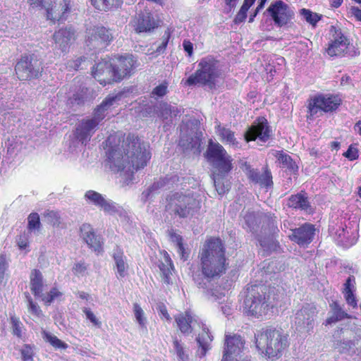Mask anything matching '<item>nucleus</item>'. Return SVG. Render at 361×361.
<instances>
[{
	"instance_id": "f257e3e1",
	"label": "nucleus",
	"mask_w": 361,
	"mask_h": 361,
	"mask_svg": "<svg viewBox=\"0 0 361 361\" xmlns=\"http://www.w3.org/2000/svg\"><path fill=\"white\" fill-rule=\"evenodd\" d=\"M200 262L192 264L190 274L195 285L203 290L209 300H217L224 295L210 288L212 280L219 278L226 272L228 263L225 248L219 238H212L205 242L198 255Z\"/></svg>"
},
{
	"instance_id": "f03ea898",
	"label": "nucleus",
	"mask_w": 361,
	"mask_h": 361,
	"mask_svg": "<svg viewBox=\"0 0 361 361\" xmlns=\"http://www.w3.org/2000/svg\"><path fill=\"white\" fill-rule=\"evenodd\" d=\"M123 147V153L119 148L111 147L107 152V160L111 171L120 172L128 183L133 180L135 171L147 166L151 154L148 144L133 134L127 136Z\"/></svg>"
},
{
	"instance_id": "7ed1b4c3",
	"label": "nucleus",
	"mask_w": 361,
	"mask_h": 361,
	"mask_svg": "<svg viewBox=\"0 0 361 361\" xmlns=\"http://www.w3.org/2000/svg\"><path fill=\"white\" fill-rule=\"evenodd\" d=\"M207 153L214 168L212 179L216 190L223 195L230 189V184L225 177L232 169V159L219 143L209 142Z\"/></svg>"
},
{
	"instance_id": "20e7f679",
	"label": "nucleus",
	"mask_w": 361,
	"mask_h": 361,
	"mask_svg": "<svg viewBox=\"0 0 361 361\" xmlns=\"http://www.w3.org/2000/svg\"><path fill=\"white\" fill-rule=\"evenodd\" d=\"M255 338L257 348L269 358L281 357L288 345V335L276 329H262L255 334Z\"/></svg>"
},
{
	"instance_id": "39448f33",
	"label": "nucleus",
	"mask_w": 361,
	"mask_h": 361,
	"mask_svg": "<svg viewBox=\"0 0 361 361\" xmlns=\"http://www.w3.org/2000/svg\"><path fill=\"white\" fill-rule=\"evenodd\" d=\"M200 208V201L193 195L175 192L166 198L165 210L175 217L191 218L199 212Z\"/></svg>"
},
{
	"instance_id": "423d86ee",
	"label": "nucleus",
	"mask_w": 361,
	"mask_h": 361,
	"mask_svg": "<svg viewBox=\"0 0 361 361\" xmlns=\"http://www.w3.org/2000/svg\"><path fill=\"white\" fill-rule=\"evenodd\" d=\"M198 67L196 72L186 80L185 84L188 86L201 85L209 89L214 88L219 76L216 61L211 57L204 58L200 61Z\"/></svg>"
},
{
	"instance_id": "0eeeda50",
	"label": "nucleus",
	"mask_w": 361,
	"mask_h": 361,
	"mask_svg": "<svg viewBox=\"0 0 361 361\" xmlns=\"http://www.w3.org/2000/svg\"><path fill=\"white\" fill-rule=\"evenodd\" d=\"M266 287L257 285L247 288L244 305L250 314L257 318L266 314L270 305L269 298L266 297Z\"/></svg>"
},
{
	"instance_id": "6e6552de",
	"label": "nucleus",
	"mask_w": 361,
	"mask_h": 361,
	"mask_svg": "<svg viewBox=\"0 0 361 361\" xmlns=\"http://www.w3.org/2000/svg\"><path fill=\"white\" fill-rule=\"evenodd\" d=\"M341 104V98L332 94H319L312 97L308 104L307 118L314 119L324 113L335 111Z\"/></svg>"
},
{
	"instance_id": "1a4fd4ad",
	"label": "nucleus",
	"mask_w": 361,
	"mask_h": 361,
	"mask_svg": "<svg viewBox=\"0 0 361 361\" xmlns=\"http://www.w3.org/2000/svg\"><path fill=\"white\" fill-rule=\"evenodd\" d=\"M332 37L326 49V53L331 57H341L345 55L355 56L360 52L350 44L349 39L342 33L340 29L331 27Z\"/></svg>"
},
{
	"instance_id": "9d476101",
	"label": "nucleus",
	"mask_w": 361,
	"mask_h": 361,
	"mask_svg": "<svg viewBox=\"0 0 361 361\" xmlns=\"http://www.w3.org/2000/svg\"><path fill=\"white\" fill-rule=\"evenodd\" d=\"M32 8H44L47 18L51 20H63L70 10V0H27Z\"/></svg>"
},
{
	"instance_id": "9b49d317",
	"label": "nucleus",
	"mask_w": 361,
	"mask_h": 361,
	"mask_svg": "<svg viewBox=\"0 0 361 361\" xmlns=\"http://www.w3.org/2000/svg\"><path fill=\"white\" fill-rule=\"evenodd\" d=\"M15 71L20 80L37 78L42 71V63L34 55L24 56L16 63Z\"/></svg>"
},
{
	"instance_id": "f8f14e48",
	"label": "nucleus",
	"mask_w": 361,
	"mask_h": 361,
	"mask_svg": "<svg viewBox=\"0 0 361 361\" xmlns=\"http://www.w3.org/2000/svg\"><path fill=\"white\" fill-rule=\"evenodd\" d=\"M317 313L316 307L309 304L298 310L293 320L295 330L300 333L312 331Z\"/></svg>"
},
{
	"instance_id": "ddd939ff",
	"label": "nucleus",
	"mask_w": 361,
	"mask_h": 361,
	"mask_svg": "<svg viewBox=\"0 0 361 361\" xmlns=\"http://www.w3.org/2000/svg\"><path fill=\"white\" fill-rule=\"evenodd\" d=\"M86 45L90 49H100L108 45L114 39L113 32L104 26H95L87 29Z\"/></svg>"
},
{
	"instance_id": "4468645a",
	"label": "nucleus",
	"mask_w": 361,
	"mask_h": 361,
	"mask_svg": "<svg viewBox=\"0 0 361 361\" xmlns=\"http://www.w3.org/2000/svg\"><path fill=\"white\" fill-rule=\"evenodd\" d=\"M271 17L278 27L287 25L293 18L294 12L289 6L281 0L273 1L264 12Z\"/></svg>"
},
{
	"instance_id": "2eb2a0df",
	"label": "nucleus",
	"mask_w": 361,
	"mask_h": 361,
	"mask_svg": "<svg viewBox=\"0 0 361 361\" xmlns=\"http://www.w3.org/2000/svg\"><path fill=\"white\" fill-rule=\"evenodd\" d=\"M245 350V341L240 336L237 334L226 335L221 360H230L235 357L241 358L246 355Z\"/></svg>"
},
{
	"instance_id": "dca6fc26",
	"label": "nucleus",
	"mask_w": 361,
	"mask_h": 361,
	"mask_svg": "<svg viewBox=\"0 0 361 361\" xmlns=\"http://www.w3.org/2000/svg\"><path fill=\"white\" fill-rule=\"evenodd\" d=\"M112 64L116 82L120 81L126 76L130 75L132 71L138 66L137 59L132 54L120 56Z\"/></svg>"
},
{
	"instance_id": "f3484780",
	"label": "nucleus",
	"mask_w": 361,
	"mask_h": 361,
	"mask_svg": "<svg viewBox=\"0 0 361 361\" xmlns=\"http://www.w3.org/2000/svg\"><path fill=\"white\" fill-rule=\"evenodd\" d=\"M92 74L93 78L103 86L111 82H116L113 64L106 60L97 63L92 68Z\"/></svg>"
},
{
	"instance_id": "a211bd4d",
	"label": "nucleus",
	"mask_w": 361,
	"mask_h": 361,
	"mask_svg": "<svg viewBox=\"0 0 361 361\" xmlns=\"http://www.w3.org/2000/svg\"><path fill=\"white\" fill-rule=\"evenodd\" d=\"M243 170L252 183L259 184L260 186L266 188L272 187V175L267 168H264V171L261 173L259 170L252 169L250 164L245 162L243 165Z\"/></svg>"
},
{
	"instance_id": "6ab92c4d",
	"label": "nucleus",
	"mask_w": 361,
	"mask_h": 361,
	"mask_svg": "<svg viewBox=\"0 0 361 361\" xmlns=\"http://www.w3.org/2000/svg\"><path fill=\"white\" fill-rule=\"evenodd\" d=\"M315 227L311 224H304L298 228L291 229L290 239L300 246H307L311 243L315 235Z\"/></svg>"
},
{
	"instance_id": "aec40b11",
	"label": "nucleus",
	"mask_w": 361,
	"mask_h": 361,
	"mask_svg": "<svg viewBox=\"0 0 361 361\" xmlns=\"http://www.w3.org/2000/svg\"><path fill=\"white\" fill-rule=\"evenodd\" d=\"M271 137V129L267 121L264 118L259 120L256 124L251 126L245 134L247 142L259 139L262 142H267Z\"/></svg>"
},
{
	"instance_id": "412c9836",
	"label": "nucleus",
	"mask_w": 361,
	"mask_h": 361,
	"mask_svg": "<svg viewBox=\"0 0 361 361\" xmlns=\"http://www.w3.org/2000/svg\"><path fill=\"white\" fill-rule=\"evenodd\" d=\"M85 198L90 203L100 207L104 212L113 214L118 212V205L112 200L106 199L100 193L88 190L85 194Z\"/></svg>"
},
{
	"instance_id": "4be33fe9",
	"label": "nucleus",
	"mask_w": 361,
	"mask_h": 361,
	"mask_svg": "<svg viewBox=\"0 0 361 361\" xmlns=\"http://www.w3.org/2000/svg\"><path fill=\"white\" fill-rule=\"evenodd\" d=\"M97 127L96 123H94L90 118L82 119L75 128L73 133L74 137L82 145H86L95 133Z\"/></svg>"
},
{
	"instance_id": "5701e85b",
	"label": "nucleus",
	"mask_w": 361,
	"mask_h": 361,
	"mask_svg": "<svg viewBox=\"0 0 361 361\" xmlns=\"http://www.w3.org/2000/svg\"><path fill=\"white\" fill-rule=\"evenodd\" d=\"M268 228H262L258 240L260 245L267 250L273 247L274 245V235L279 232L275 218H267Z\"/></svg>"
},
{
	"instance_id": "b1692460",
	"label": "nucleus",
	"mask_w": 361,
	"mask_h": 361,
	"mask_svg": "<svg viewBox=\"0 0 361 361\" xmlns=\"http://www.w3.org/2000/svg\"><path fill=\"white\" fill-rule=\"evenodd\" d=\"M175 321L181 333L185 335L192 333L195 324L200 326L199 318L190 311L176 315Z\"/></svg>"
},
{
	"instance_id": "393cba45",
	"label": "nucleus",
	"mask_w": 361,
	"mask_h": 361,
	"mask_svg": "<svg viewBox=\"0 0 361 361\" xmlns=\"http://www.w3.org/2000/svg\"><path fill=\"white\" fill-rule=\"evenodd\" d=\"M53 38L59 49L63 52H66L75 39V31L71 27L61 28L55 32Z\"/></svg>"
},
{
	"instance_id": "a878e982",
	"label": "nucleus",
	"mask_w": 361,
	"mask_h": 361,
	"mask_svg": "<svg viewBox=\"0 0 361 361\" xmlns=\"http://www.w3.org/2000/svg\"><path fill=\"white\" fill-rule=\"evenodd\" d=\"M178 181V177L176 175H167L164 178H160L142 192L141 201L146 202L151 197L153 192L161 188L170 189L171 185Z\"/></svg>"
},
{
	"instance_id": "bb28decb",
	"label": "nucleus",
	"mask_w": 361,
	"mask_h": 361,
	"mask_svg": "<svg viewBox=\"0 0 361 361\" xmlns=\"http://www.w3.org/2000/svg\"><path fill=\"white\" fill-rule=\"evenodd\" d=\"M121 98V94L106 97L101 104L95 109L93 117L90 119L94 123H96L97 126H99V123L106 117L107 111L116 102L119 101Z\"/></svg>"
},
{
	"instance_id": "cd10ccee",
	"label": "nucleus",
	"mask_w": 361,
	"mask_h": 361,
	"mask_svg": "<svg viewBox=\"0 0 361 361\" xmlns=\"http://www.w3.org/2000/svg\"><path fill=\"white\" fill-rule=\"evenodd\" d=\"M80 231L81 238L90 248L97 252L102 250L100 237L95 234L90 224H83L80 226Z\"/></svg>"
},
{
	"instance_id": "c85d7f7f",
	"label": "nucleus",
	"mask_w": 361,
	"mask_h": 361,
	"mask_svg": "<svg viewBox=\"0 0 361 361\" xmlns=\"http://www.w3.org/2000/svg\"><path fill=\"white\" fill-rule=\"evenodd\" d=\"M288 207L311 213L312 211L307 193L301 191L295 195H290L288 199Z\"/></svg>"
},
{
	"instance_id": "c756f323",
	"label": "nucleus",
	"mask_w": 361,
	"mask_h": 361,
	"mask_svg": "<svg viewBox=\"0 0 361 361\" xmlns=\"http://www.w3.org/2000/svg\"><path fill=\"white\" fill-rule=\"evenodd\" d=\"M134 23L137 32H149L157 26L153 16L147 11L138 13Z\"/></svg>"
},
{
	"instance_id": "7c9ffc66",
	"label": "nucleus",
	"mask_w": 361,
	"mask_h": 361,
	"mask_svg": "<svg viewBox=\"0 0 361 361\" xmlns=\"http://www.w3.org/2000/svg\"><path fill=\"white\" fill-rule=\"evenodd\" d=\"M179 145L186 150H194L195 152H200L201 139L197 133H191L185 135H181Z\"/></svg>"
},
{
	"instance_id": "2f4dec72",
	"label": "nucleus",
	"mask_w": 361,
	"mask_h": 361,
	"mask_svg": "<svg viewBox=\"0 0 361 361\" xmlns=\"http://www.w3.org/2000/svg\"><path fill=\"white\" fill-rule=\"evenodd\" d=\"M331 315L325 322L326 325L336 323L344 319H349L350 316L343 309L337 301H333L330 305Z\"/></svg>"
},
{
	"instance_id": "473e14b6",
	"label": "nucleus",
	"mask_w": 361,
	"mask_h": 361,
	"mask_svg": "<svg viewBox=\"0 0 361 361\" xmlns=\"http://www.w3.org/2000/svg\"><path fill=\"white\" fill-rule=\"evenodd\" d=\"M202 327V333L199 334L197 338V341L200 347V357H202L206 355L207 351L210 348V343L213 340V336L209 332L208 327L204 324H200Z\"/></svg>"
},
{
	"instance_id": "72a5a7b5",
	"label": "nucleus",
	"mask_w": 361,
	"mask_h": 361,
	"mask_svg": "<svg viewBox=\"0 0 361 361\" xmlns=\"http://www.w3.org/2000/svg\"><path fill=\"white\" fill-rule=\"evenodd\" d=\"M30 279L31 291L35 297H42L44 286L42 272L39 269H36L32 270Z\"/></svg>"
},
{
	"instance_id": "f704fd0d",
	"label": "nucleus",
	"mask_w": 361,
	"mask_h": 361,
	"mask_svg": "<svg viewBox=\"0 0 361 361\" xmlns=\"http://www.w3.org/2000/svg\"><path fill=\"white\" fill-rule=\"evenodd\" d=\"M336 235L337 240L345 247H349L354 245L357 240L356 231L351 232L345 228L339 227L336 231Z\"/></svg>"
},
{
	"instance_id": "c9c22d12",
	"label": "nucleus",
	"mask_w": 361,
	"mask_h": 361,
	"mask_svg": "<svg viewBox=\"0 0 361 361\" xmlns=\"http://www.w3.org/2000/svg\"><path fill=\"white\" fill-rule=\"evenodd\" d=\"M113 258L115 262V266L116 267L118 276L123 278L126 275L128 264L126 263V259L123 255V251H121L119 248H116L114 251Z\"/></svg>"
},
{
	"instance_id": "e433bc0d",
	"label": "nucleus",
	"mask_w": 361,
	"mask_h": 361,
	"mask_svg": "<svg viewBox=\"0 0 361 361\" xmlns=\"http://www.w3.org/2000/svg\"><path fill=\"white\" fill-rule=\"evenodd\" d=\"M276 157L281 168L286 169L290 174H296L298 171V166L290 156L286 153L280 152L277 154Z\"/></svg>"
},
{
	"instance_id": "4c0bfd02",
	"label": "nucleus",
	"mask_w": 361,
	"mask_h": 361,
	"mask_svg": "<svg viewBox=\"0 0 361 361\" xmlns=\"http://www.w3.org/2000/svg\"><path fill=\"white\" fill-rule=\"evenodd\" d=\"M90 1L96 9L103 11L118 8L123 4L122 0H90Z\"/></svg>"
},
{
	"instance_id": "58836bf2",
	"label": "nucleus",
	"mask_w": 361,
	"mask_h": 361,
	"mask_svg": "<svg viewBox=\"0 0 361 361\" xmlns=\"http://www.w3.org/2000/svg\"><path fill=\"white\" fill-rule=\"evenodd\" d=\"M216 130L223 142L229 144L233 147H238L239 143L235 137L234 132L228 128L221 126V125L217 126Z\"/></svg>"
},
{
	"instance_id": "ea45409f",
	"label": "nucleus",
	"mask_w": 361,
	"mask_h": 361,
	"mask_svg": "<svg viewBox=\"0 0 361 361\" xmlns=\"http://www.w3.org/2000/svg\"><path fill=\"white\" fill-rule=\"evenodd\" d=\"M164 262H161L159 267L163 274L164 282L169 283L171 270L173 269V264L169 254L166 252L164 255Z\"/></svg>"
},
{
	"instance_id": "a19ab883",
	"label": "nucleus",
	"mask_w": 361,
	"mask_h": 361,
	"mask_svg": "<svg viewBox=\"0 0 361 361\" xmlns=\"http://www.w3.org/2000/svg\"><path fill=\"white\" fill-rule=\"evenodd\" d=\"M258 219L259 216L255 212H247L244 216V221L245 225V228L247 229L250 232H255L258 224Z\"/></svg>"
},
{
	"instance_id": "79ce46f5",
	"label": "nucleus",
	"mask_w": 361,
	"mask_h": 361,
	"mask_svg": "<svg viewBox=\"0 0 361 361\" xmlns=\"http://www.w3.org/2000/svg\"><path fill=\"white\" fill-rule=\"evenodd\" d=\"M256 0H244V2L234 18V23L239 24L243 23L247 18L248 9L253 5Z\"/></svg>"
},
{
	"instance_id": "37998d69",
	"label": "nucleus",
	"mask_w": 361,
	"mask_h": 361,
	"mask_svg": "<svg viewBox=\"0 0 361 361\" xmlns=\"http://www.w3.org/2000/svg\"><path fill=\"white\" fill-rule=\"evenodd\" d=\"M43 338L56 348L66 349L68 345L49 332L43 331Z\"/></svg>"
},
{
	"instance_id": "c03bdc74",
	"label": "nucleus",
	"mask_w": 361,
	"mask_h": 361,
	"mask_svg": "<svg viewBox=\"0 0 361 361\" xmlns=\"http://www.w3.org/2000/svg\"><path fill=\"white\" fill-rule=\"evenodd\" d=\"M41 228L39 216L37 213H31L27 218V228L30 231H39Z\"/></svg>"
},
{
	"instance_id": "a18cd8bd",
	"label": "nucleus",
	"mask_w": 361,
	"mask_h": 361,
	"mask_svg": "<svg viewBox=\"0 0 361 361\" xmlns=\"http://www.w3.org/2000/svg\"><path fill=\"white\" fill-rule=\"evenodd\" d=\"M44 216L47 222L53 226H59L61 223V217L56 212L47 211L44 213Z\"/></svg>"
},
{
	"instance_id": "49530a36",
	"label": "nucleus",
	"mask_w": 361,
	"mask_h": 361,
	"mask_svg": "<svg viewBox=\"0 0 361 361\" xmlns=\"http://www.w3.org/2000/svg\"><path fill=\"white\" fill-rule=\"evenodd\" d=\"M300 14L304 17L307 23L313 25H314L320 20V17L317 13H312L308 9H301Z\"/></svg>"
},
{
	"instance_id": "de8ad7c7",
	"label": "nucleus",
	"mask_w": 361,
	"mask_h": 361,
	"mask_svg": "<svg viewBox=\"0 0 361 361\" xmlns=\"http://www.w3.org/2000/svg\"><path fill=\"white\" fill-rule=\"evenodd\" d=\"M159 111V116L161 117L164 121H171L172 118L170 104L167 103L160 104Z\"/></svg>"
},
{
	"instance_id": "09e8293b",
	"label": "nucleus",
	"mask_w": 361,
	"mask_h": 361,
	"mask_svg": "<svg viewBox=\"0 0 361 361\" xmlns=\"http://www.w3.org/2000/svg\"><path fill=\"white\" fill-rule=\"evenodd\" d=\"M25 298L27 299V301L28 302V310L30 313L32 314H35L37 317H40L42 313V310H40L39 306L36 303L34 302L28 293H25Z\"/></svg>"
},
{
	"instance_id": "8fccbe9b",
	"label": "nucleus",
	"mask_w": 361,
	"mask_h": 361,
	"mask_svg": "<svg viewBox=\"0 0 361 361\" xmlns=\"http://www.w3.org/2000/svg\"><path fill=\"white\" fill-rule=\"evenodd\" d=\"M133 311L135 314V317L139 324L142 327H145L146 319L144 317V312L141 307L137 304L135 303L133 305Z\"/></svg>"
},
{
	"instance_id": "3c124183",
	"label": "nucleus",
	"mask_w": 361,
	"mask_h": 361,
	"mask_svg": "<svg viewBox=\"0 0 361 361\" xmlns=\"http://www.w3.org/2000/svg\"><path fill=\"white\" fill-rule=\"evenodd\" d=\"M61 295V293L56 289L52 288L47 295L42 293L39 297L47 305H50L55 299Z\"/></svg>"
},
{
	"instance_id": "603ef678",
	"label": "nucleus",
	"mask_w": 361,
	"mask_h": 361,
	"mask_svg": "<svg viewBox=\"0 0 361 361\" xmlns=\"http://www.w3.org/2000/svg\"><path fill=\"white\" fill-rule=\"evenodd\" d=\"M174 349L180 361H188V357L185 353L183 345L177 339L173 341Z\"/></svg>"
},
{
	"instance_id": "864d4df0",
	"label": "nucleus",
	"mask_w": 361,
	"mask_h": 361,
	"mask_svg": "<svg viewBox=\"0 0 361 361\" xmlns=\"http://www.w3.org/2000/svg\"><path fill=\"white\" fill-rule=\"evenodd\" d=\"M82 312L85 314L87 319H89L93 325L98 328H101L102 322L96 317L94 314L91 311L90 308L84 307Z\"/></svg>"
},
{
	"instance_id": "5fc2aeb1",
	"label": "nucleus",
	"mask_w": 361,
	"mask_h": 361,
	"mask_svg": "<svg viewBox=\"0 0 361 361\" xmlns=\"http://www.w3.org/2000/svg\"><path fill=\"white\" fill-rule=\"evenodd\" d=\"M355 279L353 276H350L346 279L344 285H343V294H347L350 292L355 291Z\"/></svg>"
},
{
	"instance_id": "6e6d98bb",
	"label": "nucleus",
	"mask_w": 361,
	"mask_h": 361,
	"mask_svg": "<svg viewBox=\"0 0 361 361\" xmlns=\"http://www.w3.org/2000/svg\"><path fill=\"white\" fill-rule=\"evenodd\" d=\"M167 89L168 83L164 82L154 87L152 94L159 97H161L166 94Z\"/></svg>"
},
{
	"instance_id": "4d7b16f0",
	"label": "nucleus",
	"mask_w": 361,
	"mask_h": 361,
	"mask_svg": "<svg viewBox=\"0 0 361 361\" xmlns=\"http://www.w3.org/2000/svg\"><path fill=\"white\" fill-rule=\"evenodd\" d=\"M352 344L353 343L350 341H345L343 342L337 341V343H335V348L338 349L341 353H344L351 348Z\"/></svg>"
},
{
	"instance_id": "13d9d810",
	"label": "nucleus",
	"mask_w": 361,
	"mask_h": 361,
	"mask_svg": "<svg viewBox=\"0 0 361 361\" xmlns=\"http://www.w3.org/2000/svg\"><path fill=\"white\" fill-rule=\"evenodd\" d=\"M343 155L350 161L355 160L358 158V149L350 145Z\"/></svg>"
},
{
	"instance_id": "bf43d9fd",
	"label": "nucleus",
	"mask_w": 361,
	"mask_h": 361,
	"mask_svg": "<svg viewBox=\"0 0 361 361\" xmlns=\"http://www.w3.org/2000/svg\"><path fill=\"white\" fill-rule=\"evenodd\" d=\"M21 356L23 361H30L32 360L33 352L28 345H25L21 350Z\"/></svg>"
},
{
	"instance_id": "052dcab7",
	"label": "nucleus",
	"mask_w": 361,
	"mask_h": 361,
	"mask_svg": "<svg viewBox=\"0 0 361 361\" xmlns=\"http://www.w3.org/2000/svg\"><path fill=\"white\" fill-rule=\"evenodd\" d=\"M169 38V35L168 33H165L163 37L161 42L156 48L155 52L157 54H160L164 53L168 44Z\"/></svg>"
},
{
	"instance_id": "680f3d73",
	"label": "nucleus",
	"mask_w": 361,
	"mask_h": 361,
	"mask_svg": "<svg viewBox=\"0 0 361 361\" xmlns=\"http://www.w3.org/2000/svg\"><path fill=\"white\" fill-rule=\"evenodd\" d=\"M8 269V262L4 255L0 256V281L4 279L5 272Z\"/></svg>"
},
{
	"instance_id": "e2e57ef3",
	"label": "nucleus",
	"mask_w": 361,
	"mask_h": 361,
	"mask_svg": "<svg viewBox=\"0 0 361 361\" xmlns=\"http://www.w3.org/2000/svg\"><path fill=\"white\" fill-rule=\"evenodd\" d=\"M11 324L13 327V334L17 336L18 337L21 336V323L20 321L16 317H11Z\"/></svg>"
},
{
	"instance_id": "0e129e2a",
	"label": "nucleus",
	"mask_w": 361,
	"mask_h": 361,
	"mask_svg": "<svg viewBox=\"0 0 361 361\" xmlns=\"http://www.w3.org/2000/svg\"><path fill=\"white\" fill-rule=\"evenodd\" d=\"M343 295L348 305L351 306L353 308L357 307V304L354 292L343 294Z\"/></svg>"
},
{
	"instance_id": "69168bd1",
	"label": "nucleus",
	"mask_w": 361,
	"mask_h": 361,
	"mask_svg": "<svg viewBox=\"0 0 361 361\" xmlns=\"http://www.w3.org/2000/svg\"><path fill=\"white\" fill-rule=\"evenodd\" d=\"M16 243L20 250H25L28 246V240L25 234L19 235L16 239Z\"/></svg>"
},
{
	"instance_id": "338daca9",
	"label": "nucleus",
	"mask_w": 361,
	"mask_h": 361,
	"mask_svg": "<svg viewBox=\"0 0 361 361\" xmlns=\"http://www.w3.org/2000/svg\"><path fill=\"white\" fill-rule=\"evenodd\" d=\"M177 252L180 255V257L183 261H186L190 255V252L185 249L183 243L176 247Z\"/></svg>"
},
{
	"instance_id": "774afa93",
	"label": "nucleus",
	"mask_w": 361,
	"mask_h": 361,
	"mask_svg": "<svg viewBox=\"0 0 361 361\" xmlns=\"http://www.w3.org/2000/svg\"><path fill=\"white\" fill-rule=\"evenodd\" d=\"M84 102V98L82 94L76 93L73 95L72 97L68 99V104L74 106L75 104L79 105Z\"/></svg>"
}]
</instances>
